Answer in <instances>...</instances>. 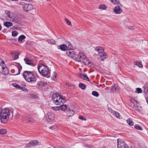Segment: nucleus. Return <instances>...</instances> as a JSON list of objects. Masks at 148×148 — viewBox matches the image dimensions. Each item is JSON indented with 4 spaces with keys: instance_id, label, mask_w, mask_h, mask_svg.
<instances>
[{
    "instance_id": "nucleus-1",
    "label": "nucleus",
    "mask_w": 148,
    "mask_h": 148,
    "mask_svg": "<svg viewBox=\"0 0 148 148\" xmlns=\"http://www.w3.org/2000/svg\"><path fill=\"white\" fill-rule=\"evenodd\" d=\"M11 112L12 113V111L10 109L8 108H5L0 111V119L1 122L6 123L9 119L10 113Z\"/></svg>"
},
{
    "instance_id": "nucleus-2",
    "label": "nucleus",
    "mask_w": 148,
    "mask_h": 148,
    "mask_svg": "<svg viewBox=\"0 0 148 148\" xmlns=\"http://www.w3.org/2000/svg\"><path fill=\"white\" fill-rule=\"evenodd\" d=\"M23 76L25 79L28 82L34 83L36 81L35 76L31 72L25 71L23 73Z\"/></svg>"
},
{
    "instance_id": "nucleus-3",
    "label": "nucleus",
    "mask_w": 148,
    "mask_h": 148,
    "mask_svg": "<svg viewBox=\"0 0 148 148\" xmlns=\"http://www.w3.org/2000/svg\"><path fill=\"white\" fill-rule=\"evenodd\" d=\"M38 69L39 73L43 76L47 75L50 72L48 66L42 64H39Z\"/></svg>"
},
{
    "instance_id": "nucleus-4",
    "label": "nucleus",
    "mask_w": 148,
    "mask_h": 148,
    "mask_svg": "<svg viewBox=\"0 0 148 148\" xmlns=\"http://www.w3.org/2000/svg\"><path fill=\"white\" fill-rule=\"evenodd\" d=\"M52 100L53 103L56 105H61L66 102L65 99L62 98L60 95L57 94L53 95Z\"/></svg>"
},
{
    "instance_id": "nucleus-5",
    "label": "nucleus",
    "mask_w": 148,
    "mask_h": 148,
    "mask_svg": "<svg viewBox=\"0 0 148 148\" xmlns=\"http://www.w3.org/2000/svg\"><path fill=\"white\" fill-rule=\"evenodd\" d=\"M117 141L118 148H128L127 145L122 139L118 138Z\"/></svg>"
},
{
    "instance_id": "nucleus-6",
    "label": "nucleus",
    "mask_w": 148,
    "mask_h": 148,
    "mask_svg": "<svg viewBox=\"0 0 148 148\" xmlns=\"http://www.w3.org/2000/svg\"><path fill=\"white\" fill-rule=\"evenodd\" d=\"M0 72L2 74L6 75L9 73V70L5 66L4 64H2V65H0Z\"/></svg>"
},
{
    "instance_id": "nucleus-7",
    "label": "nucleus",
    "mask_w": 148,
    "mask_h": 148,
    "mask_svg": "<svg viewBox=\"0 0 148 148\" xmlns=\"http://www.w3.org/2000/svg\"><path fill=\"white\" fill-rule=\"evenodd\" d=\"M47 85V83H46L43 82L41 81H39L37 83V87L41 90H43L45 89Z\"/></svg>"
},
{
    "instance_id": "nucleus-8",
    "label": "nucleus",
    "mask_w": 148,
    "mask_h": 148,
    "mask_svg": "<svg viewBox=\"0 0 148 148\" xmlns=\"http://www.w3.org/2000/svg\"><path fill=\"white\" fill-rule=\"evenodd\" d=\"M6 15L5 16L7 18L8 20L14 22V17L13 15L10 14V12L9 10L5 11Z\"/></svg>"
},
{
    "instance_id": "nucleus-9",
    "label": "nucleus",
    "mask_w": 148,
    "mask_h": 148,
    "mask_svg": "<svg viewBox=\"0 0 148 148\" xmlns=\"http://www.w3.org/2000/svg\"><path fill=\"white\" fill-rule=\"evenodd\" d=\"M23 8L25 11L28 12L32 10L33 7V5L31 4L26 3L24 4Z\"/></svg>"
},
{
    "instance_id": "nucleus-10",
    "label": "nucleus",
    "mask_w": 148,
    "mask_h": 148,
    "mask_svg": "<svg viewBox=\"0 0 148 148\" xmlns=\"http://www.w3.org/2000/svg\"><path fill=\"white\" fill-rule=\"evenodd\" d=\"M16 66L17 69H16V71H18V73H16L15 70L14 69H12L11 71V72L14 74V75H17L19 74L20 73V71L22 69V66L19 64H17Z\"/></svg>"
},
{
    "instance_id": "nucleus-11",
    "label": "nucleus",
    "mask_w": 148,
    "mask_h": 148,
    "mask_svg": "<svg viewBox=\"0 0 148 148\" xmlns=\"http://www.w3.org/2000/svg\"><path fill=\"white\" fill-rule=\"evenodd\" d=\"M74 51L73 49L67 50L66 53L69 56L72 58H75V56H77V55L75 54Z\"/></svg>"
},
{
    "instance_id": "nucleus-12",
    "label": "nucleus",
    "mask_w": 148,
    "mask_h": 148,
    "mask_svg": "<svg viewBox=\"0 0 148 148\" xmlns=\"http://www.w3.org/2000/svg\"><path fill=\"white\" fill-rule=\"evenodd\" d=\"M39 143L37 140H31L29 143H28L26 146L27 147H30L31 146H35L38 144Z\"/></svg>"
},
{
    "instance_id": "nucleus-13",
    "label": "nucleus",
    "mask_w": 148,
    "mask_h": 148,
    "mask_svg": "<svg viewBox=\"0 0 148 148\" xmlns=\"http://www.w3.org/2000/svg\"><path fill=\"white\" fill-rule=\"evenodd\" d=\"M24 60L26 64L33 66H35V64L33 63V61L30 60L29 58H25Z\"/></svg>"
},
{
    "instance_id": "nucleus-14",
    "label": "nucleus",
    "mask_w": 148,
    "mask_h": 148,
    "mask_svg": "<svg viewBox=\"0 0 148 148\" xmlns=\"http://www.w3.org/2000/svg\"><path fill=\"white\" fill-rule=\"evenodd\" d=\"M77 58L79 60V61L80 62L84 59L86 58V56L83 52H80L77 55Z\"/></svg>"
},
{
    "instance_id": "nucleus-15",
    "label": "nucleus",
    "mask_w": 148,
    "mask_h": 148,
    "mask_svg": "<svg viewBox=\"0 0 148 148\" xmlns=\"http://www.w3.org/2000/svg\"><path fill=\"white\" fill-rule=\"evenodd\" d=\"M114 12L117 14H120L122 12V9L120 8L119 6L115 7L113 10Z\"/></svg>"
},
{
    "instance_id": "nucleus-16",
    "label": "nucleus",
    "mask_w": 148,
    "mask_h": 148,
    "mask_svg": "<svg viewBox=\"0 0 148 148\" xmlns=\"http://www.w3.org/2000/svg\"><path fill=\"white\" fill-rule=\"evenodd\" d=\"M24 119H25L26 120H28L29 119H30L29 120V122H32L33 120V117L31 115L29 114H26L23 116V118Z\"/></svg>"
},
{
    "instance_id": "nucleus-17",
    "label": "nucleus",
    "mask_w": 148,
    "mask_h": 148,
    "mask_svg": "<svg viewBox=\"0 0 148 148\" xmlns=\"http://www.w3.org/2000/svg\"><path fill=\"white\" fill-rule=\"evenodd\" d=\"M79 77L82 79H84L86 81H90V80L86 74L84 73L83 74H80L79 75Z\"/></svg>"
},
{
    "instance_id": "nucleus-18",
    "label": "nucleus",
    "mask_w": 148,
    "mask_h": 148,
    "mask_svg": "<svg viewBox=\"0 0 148 148\" xmlns=\"http://www.w3.org/2000/svg\"><path fill=\"white\" fill-rule=\"evenodd\" d=\"M131 107L133 108H136L138 106L137 102L135 99H132L130 100Z\"/></svg>"
},
{
    "instance_id": "nucleus-19",
    "label": "nucleus",
    "mask_w": 148,
    "mask_h": 148,
    "mask_svg": "<svg viewBox=\"0 0 148 148\" xmlns=\"http://www.w3.org/2000/svg\"><path fill=\"white\" fill-rule=\"evenodd\" d=\"M99 56L100 58L102 61L104 60L107 58L108 57V55L106 53L104 52V51L99 55Z\"/></svg>"
},
{
    "instance_id": "nucleus-20",
    "label": "nucleus",
    "mask_w": 148,
    "mask_h": 148,
    "mask_svg": "<svg viewBox=\"0 0 148 148\" xmlns=\"http://www.w3.org/2000/svg\"><path fill=\"white\" fill-rule=\"evenodd\" d=\"M67 115L68 116H73L74 114V112L73 110H71L68 109L66 112Z\"/></svg>"
},
{
    "instance_id": "nucleus-21",
    "label": "nucleus",
    "mask_w": 148,
    "mask_h": 148,
    "mask_svg": "<svg viewBox=\"0 0 148 148\" xmlns=\"http://www.w3.org/2000/svg\"><path fill=\"white\" fill-rule=\"evenodd\" d=\"M95 50L97 51L99 55L102 53L104 51V50L102 47H97Z\"/></svg>"
},
{
    "instance_id": "nucleus-22",
    "label": "nucleus",
    "mask_w": 148,
    "mask_h": 148,
    "mask_svg": "<svg viewBox=\"0 0 148 148\" xmlns=\"http://www.w3.org/2000/svg\"><path fill=\"white\" fill-rule=\"evenodd\" d=\"M48 118L51 120H54L55 118V114L51 112H48L47 113Z\"/></svg>"
},
{
    "instance_id": "nucleus-23",
    "label": "nucleus",
    "mask_w": 148,
    "mask_h": 148,
    "mask_svg": "<svg viewBox=\"0 0 148 148\" xmlns=\"http://www.w3.org/2000/svg\"><path fill=\"white\" fill-rule=\"evenodd\" d=\"M83 63L86 65H90L91 64L90 61L86 58L82 60Z\"/></svg>"
},
{
    "instance_id": "nucleus-24",
    "label": "nucleus",
    "mask_w": 148,
    "mask_h": 148,
    "mask_svg": "<svg viewBox=\"0 0 148 148\" xmlns=\"http://www.w3.org/2000/svg\"><path fill=\"white\" fill-rule=\"evenodd\" d=\"M60 49L62 51H65L66 49H67V46L64 44H63L59 45Z\"/></svg>"
},
{
    "instance_id": "nucleus-25",
    "label": "nucleus",
    "mask_w": 148,
    "mask_h": 148,
    "mask_svg": "<svg viewBox=\"0 0 148 148\" xmlns=\"http://www.w3.org/2000/svg\"><path fill=\"white\" fill-rule=\"evenodd\" d=\"M127 123L130 126H132L134 125V123L133 122L131 119L129 118L126 121Z\"/></svg>"
},
{
    "instance_id": "nucleus-26",
    "label": "nucleus",
    "mask_w": 148,
    "mask_h": 148,
    "mask_svg": "<svg viewBox=\"0 0 148 148\" xmlns=\"http://www.w3.org/2000/svg\"><path fill=\"white\" fill-rule=\"evenodd\" d=\"M4 25L6 27H9L13 25V23L11 22H5L4 23Z\"/></svg>"
},
{
    "instance_id": "nucleus-27",
    "label": "nucleus",
    "mask_w": 148,
    "mask_h": 148,
    "mask_svg": "<svg viewBox=\"0 0 148 148\" xmlns=\"http://www.w3.org/2000/svg\"><path fill=\"white\" fill-rule=\"evenodd\" d=\"M60 110L64 111L66 109L67 107L65 105H63L59 106Z\"/></svg>"
},
{
    "instance_id": "nucleus-28",
    "label": "nucleus",
    "mask_w": 148,
    "mask_h": 148,
    "mask_svg": "<svg viewBox=\"0 0 148 148\" xmlns=\"http://www.w3.org/2000/svg\"><path fill=\"white\" fill-rule=\"evenodd\" d=\"M26 37L24 35L20 36L18 38V41L19 42H21Z\"/></svg>"
},
{
    "instance_id": "nucleus-29",
    "label": "nucleus",
    "mask_w": 148,
    "mask_h": 148,
    "mask_svg": "<svg viewBox=\"0 0 148 148\" xmlns=\"http://www.w3.org/2000/svg\"><path fill=\"white\" fill-rule=\"evenodd\" d=\"M66 45H67L68 46L67 47L68 49L67 50L73 49H72V45L70 44V42H68L66 43Z\"/></svg>"
},
{
    "instance_id": "nucleus-30",
    "label": "nucleus",
    "mask_w": 148,
    "mask_h": 148,
    "mask_svg": "<svg viewBox=\"0 0 148 148\" xmlns=\"http://www.w3.org/2000/svg\"><path fill=\"white\" fill-rule=\"evenodd\" d=\"M79 87L83 90H84L86 88L85 85L82 83H80L79 84Z\"/></svg>"
},
{
    "instance_id": "nucleus-31",
    "label": "nucleus",
    "mask_w": 148,
    "mask_h": 148,
    "mask_svg": "<svg viewBox=\"0 0 148 148\" xmlns=\"http://www.w3.org/2000/svg\"><path fill=\"white\" fill-rule=\"evenodd\" d=\"M111 2L115 5H118L119 4L120 2L119 0H110Z\"/></svg>"
},
{
    "instance_id": "nucleus-32",
    "label": "nucleus",
    "mask_w": 148,
    "mask_h": 148,
    "mask_svg": "<svg viewBox=\"0 0 148 148\" xmlns=\"http://www.w3.org/2000/svg\"><path fill=\"white\" fill-rule=\"evenodd\" d=\"M92 94L93 96L96 97H97L99 96V93L96 91H93L92 92Z\"/></svg>"
},
{
    "instance_id": "nucleus-33",
    "label": "nucleus",
    "mask_w": 148,
    "mask_h": 148,
    "mask_svg": "<svg viewBox=\"0 0 148 148\" xmlns=\"http://www.w3.org/2000/svg\"><path fill=\"white\" fill-rule=\"evenodd\" d=\"M107 8L106 5H101L99 6V9H103L105 10Z\"/></svg>"
},
{
    "instance_id": "nucleus-34",
    "label": "nucleus",
    "mask_w": 148,
    "mask_h": 148,
    "mask_svg": "<svg viewBox=\"0 0 148 148\" xmlns=\"http://www.w3.org/2000/svg\"><path fill=\"white\" fill-rule=\"evenodd\" d=\"M110 90L111 91L113 92L117 91L118 90V89L114 85L111 87L110 89Z\"/></svg>"
},
{
    "instance_id": "nucleus-35",
    "label": "nucleus",
    "mask_w": 148,
    "mask_h": 148,
    "mask_svg": "<svg viewBox=\"0 0 148 148\" xmlns=\"http://www.w3.org/2000/svg\"><path fill=\"white\" fill-rule=\"evenodd\" d=\"M7 132V130L5 129H0V134H4Z\"/></svg>"
},
{
    "instance_id": "nucleus-36",
    "label": "nucleus",
    "mask_w": 148,
    "mask_h": 148,
    "mask_svg": "<svg viewBox=\"0 0 148 148\" xmlns=\"http://www.w3.org/2000/svg\"><path fill=\"white\" fill-rule=\"evenodd\" d=\"M111 113L114 115L115 117L117 118H118L119 116V114L118 112L113 111Z\"/></svg>"
},
{
    "instance_id": "nucleus-37",
    "label": "nucleus",
    "mask_w": 148,
    "mask_h": 148,
    "mask_svg": "<svg viewBox=\"0 0 148 148\" xmlns=\"http://www.w3.org/2000/svg\"><path fill=\"white\" fill-rule=\"evenodd\" d=\"M135 65L138 66L140 68H142L143 67V66L141 63L138 61L136 62Z\"/></svg>"
},
{
    "instance_id": "nucleus-38",
    "label": "nucleus",
    "mask_w": 148,
    "mask_h": 148,
    "mask_svg": "<svg viewBox=\"0 0 148 148\" xmlns=\"http://www.w3.org/2000/svg\"><path fill=\"white\" fill-rule=\"evenodd\" d=\"M12 85L15 87L20 89V88H22V87H21L19 85L16 83L12 84Z\"/></svg>"
},
{
    "instance_id": "nucleus-39",
    "label": "nucleus",
    "mask_w": 148,
    "mask_h": 148,
    "mask_svg": "<svg viewBox=\"0 0 148 148\" xmlns=\"http://www.w3.org/2000/svg\"><path fill=\"white\" fill-rule=\"evenodd\" d=\"M134 127L137 130H140L141 131L143 129L141 128V127L139 126L138 125H135L134 126Z\"/></svg>"
},
{
    "instance_id": "nucleus-40",
    "label": "nucleus",
    "mask_w": 148,
    "mask_h": 148,
    "mask_svg": "<svg viewBox=\"0 0 148 148\" xmlns=\"http://www.w3.org/2000/svg\"><path fill=\"white\" fill-rule=\"evenodd\" d=\"M136 90L135 91V92L137 93H141L142 92V90L141 88H136Z\"/></svg>"
},
{
    "instance_id": "nucleus-41",
    "label": "nucleus",
    "mask_w": 148,
    "mask_h": 148,
    "mask_svg": "<svg viewBox=\"0 0 148 148\" xmlns=\"http://www.w3.org/2000/svg\"><path fill=\"white\" fill-rule=\"evenodd\" d=\"M59 108V106L53 107L51 108L52 110H54L57 111L60 110Z\"/></svg>"
},
{
    "instance_id": "nucleus-42",
    "label": "nucleus",
    "mask_w": 148,
    "mask_h": 148,
    "mask_svg": "<svg viewBox=\"0 0 148 148\" xmlns=\"http://www.w3.org/2000/svg\"><path fill=\"white\" fill-rule=\"evenodd\" d=\"M18 33L16 31H14L12 32V35L13 36H15L17 35Z\"/></svg>"
},
{
    "instance_id": "nucleus-43",
    "label": "nucleus",
    "mask_w": 148,
    "mask_h": 148,
    "mask_svg": "<svg viewBox=\"0 0 148 148\" xmlns=\"http://www.w3.org/2000/svg\"><path fill=\"white\" fill-rule=\"evenodd\" d=\"M65 21L69 25H71V22L67 18H66L65 19Z\"/></svg>"
},
{
    "instance_id": "nucleus-44",
    "label": "nucleus",
    "mask_w": 148,
    "mask_h": 148,
    "mask_svg": "<svg viewBox=\"0 0 148 148\" xmlns=\"http://www.w3.org/2000/svg\"><path fill=\"white\" fill-rule=\"evenodd\" d=\"M79 118L82 120H84V121H86V118H84L83 116L81 115L79 116Z\"/></svg>"
},
{
    "instance_id": "nucleus-45",
    "label": "nucleus",
    "mask_w": 148,
    "mask_h": 148,
    "mask_svg": "<svg viewBox=\"0 0 148 148\" xmlns=\"http://www.w3.org/2000/svg\"><path fill=\"white\" fill-rule=\"evenodd\" d=\"M11 40L12 43H15L17 41V40L14 39H11Z\"/></svg>"
},
{
    "instance_id": "nucleus-46",
    "label": "nucleus",
    "mask_w": 148,
    "mask_h": 148,
    "mask_svg": "<svg viewBox=\"0 0 148 148\" xmlns=\"http://www.w3.org/2000/svg\"><path fill=\"white\" fill-rule=\"evenodd\" d=\"M48 42L49 43H52V44H54V41L53 40H48Z\"/></svg>"
},
{
    "instance_id": "nucleus-47",
    "label": "nucleus",
    "mask_w": 148,
    "mask_h": 148,
    "mask_svg": "<svg viewBox=\"0 0 148 148\" xmlns=\"http://www.w3.org/2000/svg\"><path fill=\"white\" fill-rule=\"evenodd\" d=\"M18 58V56L17 54H15L14 56V60H16Z\"/></svg>"
},
{
    "instance_id": "nucleus-48",
    "label": "nucleus",
    "mask_w": 148,
    "mask_h": 148,
    "mask_svg": "<svg viewBox=\"0 0 148 148\" xmlns=\"http://www.w3.org/2000/svg\"><path fill=\"white\" fill-rule=\"evenodd\" d=\"M2 64H4V62L0 58V65H2Z\"/></svg>"
},
{
    "instance_id": "nucleus-49",
    "label": "nucleus",
    "mask_w": 148,
    "mask_h": 148,
    "mask_svg": "<svg viewBox=\"0 0 148 148\" xmlns=\"http://www.w3.org/2000/svg\"><path fill=\"white\" fill-rule=\"evenodd\" d=\"M20 89H21V90H22L23 91H25V92L27 91V90L25 88H20Z\"/></svg>"
},
{
    "instance_id": "nucleus-50",
    "label": "nucleus",
    "mask_w": 148,
    "mask_h": 148,
    "mask_svg": "<svg viewBox=\"0 0 148 148\" xmlns=\"http://www.w3.org/2000/svg\"><path fill=\"white\" fill-rule=\"evenodd\" d=\"M56 74L55 73H53V76L52 77L53 79H54V78H56Z\"/></svg>"
},
{
    "instance_id": "nucleus-51",
    "label": "nucleus",
    "mask_w": 148,
    "mask_h": 148,
    "mask_svg": "<svg viewBox=\"0 0 148 148\" xmlns=\"http://www.w3.org/2000/svg\"><path fill=\"white\" fill-rule=\"evenodd\" d=\"M129 28L131 30H133L134 29V26H131V27L129 26Z\"/></svg>"
},
{
    "instance_id": "nucleus-52",
    "label": "nucleus",
    "mask_w": 148,
    "mask_h": 148,
    "mask_svg": "<svg viewBox=\"0 0 148 148\" xmlns=\"http://www.w3.org/2000/svg\"><path fill=\"white\" fill-rule=\"evenodd\" d=\"M65 85L66 86H71V84H69L68 83H66L65 84Z\"/></svg>"
},
{
    "instance_id": "nucleus-53",
    "label": "nucleus",
    "mask_w": 148,
    "mask_h": 148,
    "mask_svg": "<svg viewBox=\"0 0 148 148\" xmlns=\"http://www.w3.org/2000/svg\"><path fill=\"white\" fill-rule=\"evenodd\" d=\"M25 1H27L28 2H29L31 1H32V0H25Z\"/></svg>"
},
{
    "instance_id": "nucleus-54",
    "label": "nucleus",
    "mask_w": 148,
    "mask_h": 148,
    "mask_svg": "<svg viewBox=\"0 0 148 148\" xmlns=\"http://www.w3.org/2000/svg\"><path fill=\"white\" fill-rule=\"evenodd\" d=\"M2 27L1 25L0 24V31L1 30Z\"/></svg>"
},
{
    "instance_id": "nucleus-55",
    "label": "nucleus",
    "mask_w": 148,
    "mask_h": 148,
    "mask_svg": "<svg viewBox=\"0 0 148 148\" xmlns=\"http://www.w3.org/2000/svg\"><path fill=\"white\" fill-rule=\"evenodd\" d=\"M53 127H49V128L50 129H51Z\"/></svg>"
},
{
    "instance_id": "nucleus-56",
    "label": "nucleus",
    "mask_w": 148,
    "mask_h": 148,
    "mask_svg": "<svg viewBox=\"0 0 148 148\" xmlns=\"http://www.w3.org/2000/svg\"><path fill=\"white\" fill-rule=\"evenodd\" d=\"M146 101L147 102V104H148V100L147 99H146Z\"/></svg>"
},
{
    "instance_id": "nucleus-57",
    "label": "nucleus",
    "mask_w": 148,
    "mask_h": 148,
    "mask_svg": "<svg viewBox=\"0 0 148 148\" xmlns=\"http://www.w3.org/2000/svg\"><path fill=\"white\" fill-rule=\"evenodd\" d=\"M109 109L112 110L111 109V108H110Z\"/></svg>"
}]
</instances>
